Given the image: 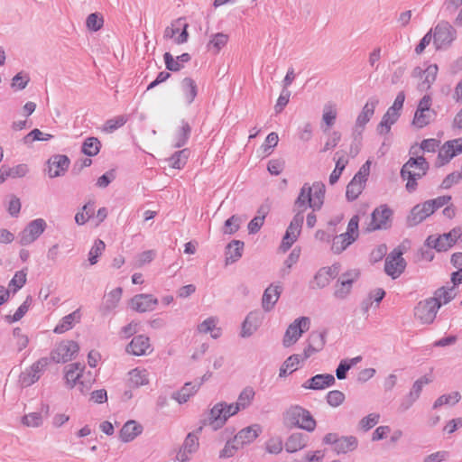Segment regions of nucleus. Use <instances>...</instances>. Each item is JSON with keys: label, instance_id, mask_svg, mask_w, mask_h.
I'll use <instances>...</instances> for the list:
<instances>
[{"label": "nucleus", "instance_id": "obj_50", "mask_svg": "<svg viewBox=\"0 0 462 462\" xmlns=\"http://www.w3.org/2000/svg\"><path fill=\"white\" fill-rule=\"evenodd\" d=\"M455 296H456L455 286L453 285L452 287L448 288V289L445 287H441V288L438 289L435 291V296L432 298L438 299V301H439V302H441V300H442L443 304H447L452 299H454Z\"/></svg>", "mask_w": 462, "mask_h": 462}, {"label": "nucleus", "instance_id": "obj_2", "mask_svg": "<svg viewBox=\"0 0 462 462\" xmlns=\"http://www.w3.org/2000/svg\"><path fill=\"white\" fill-rule=\"evenodd\" d=\"M430 166L423 156L411 157L401 170V177L407 180L406 189L413 192L417 189V180L426 175Z\"/></svg>", "mask_w": 462, "mask_h": 462}, {"label": "nucleus", "instance_id": "obj_36", "mask_svg": "<svg viewBox=\"0 0 462 462\" xmlns=\"http://www.w3.org/2000/svg\"><path fill=\"white\" fill-rule=\"evenodd\" d=\"M358 446V440L355 436L339 437L335 450L337 454H346L355 450Z\"/></svg>", "mask_w": 462, "mask_h": 462}, {"label": "nucleus", "instance_id": "obj_8", "mask_svg": "<svg viewBox=\"0 0 462 462\" xmlns=\"http://www.w3.org/2000/svg\"><path fill=\"white\" fill-rule=\"evenodd\" d=\"M402 254V251L395 248L385 258L384 271L393 279L398 278L406 267Z\"/></svg>", "mask_w": 462, "mask_h": 462}, {"label": "nucleus", "instance_id": "obj_10", "mask_svg": "<svg viewBox=\"0 0 462 462\" xmlns=\"http://www.w3.org/2000/svg\"><path fill=\"white\" fill-rule=\"evenodd\" d=\"M392 214V210L386 205L376 208L371 215V221L366 228L367 231L387 229L390 226Z\"/></svg>", "mask_w": 462, "mask_h": 462}, {"label": "nucleus", "instance_id": "obj_45", "mask_svg": "<svg viewBox=\"0 0 462 462\" xmlns=\"http://www.w3.org/2000/svg\"><path fill=\"white\" fill-rule=\"evenodd\" d=\"M32 302V299L31 296H27L25 300L19 306L14 315L5 316V319L8 323H14L19 321L28 311L31 304Z\"/></svg>", "mask_w": 462, "mask_h": 462}, {"label": "nucleus", "instance_id": "obj_32", "mask_svg": "<svg viewBox=\"0 0 462 462\" xmlns=\"http://www.w3.org/2000/svg\"><path fill=\"white\" fill-rule=\"evenodd\" d=\"M190 59L191 57L189 53H182L179 55L176 60L170 52H165L163 55L166 69L173 72L180 70L183 67V63L189 62Z\"/></svg>", "mask_w": 462, "mask_h": 462}, {"label": "nucleus", "instance_id": "obj_17", "mask_svg": "<svg viewBox=\"0 0 462 462\" xmlns=\"http://www.w3.org/2000/svg\"><path fill=\"white\" fill-rule=\"evenodd\" d=\"M132 308L137 312L152 311L158 304L157 298L152 294H137L131 300Z\"/></svg>", "mask_w": 462, "mask_h": 462}, {"label": "nucleus", "instance_id": "obj_48", "mask_svg": "<svg viewBox=\"0 0 462 462\" xmlns=\"http://www.w3.org/2000/svg\"><path fill=\"white\" fill-rule=\"evenodd\" d=\"M309 439V437L307 434L301 433V432H294L291 434V453L296 452L297 450H300L303 448L307 441Z\"/></svg>", "mask_w": 462, "mask_h": 462}, {"label": "nucleus", "instance_id": "obj_5", "mask_svg": "<svg viewBox=\"0 0 462 462\" xmlns=\"http://www.w3.org/2000/svg\"><path fill=\"white\" fill-rule=\"evenodd\" d=\"M441 306L438 299L428 298L420 300L414 308V316L422 324H431Z\"/></svg>", "mask_w": 462, "mask_h": 462}, {"label": "nucleus", "instance_id": "obj_40", "mask_svg": "<svg viewBox=\"0 0 462 462\" xmlns=\"http://www.w3.org/2000/svg\"><path fill=\"white\" fill-rule=\"evenodd\" d=\"M435 117V111H415L412 125L420 129L428 125Z\"/></svg>", "mask_w": 462, "mask_h": 462}, {"label": "nucleus", "instance_id": "obj_49", "mask_svg": "<svg viewBox=\"0 0 462 462\" xmlns=\"http://www.w3.org/2000/svg\"><path fill=\"white\" fill-rule=\"evenodd\" d=\"M461 399V395L458 392H453L450 394H443L439 396L433 404V409H438L445 404H456Z\"/></svg>", "mask_w": 462, "mask_h": 462}, {"label": "nucleus", "instance_id": "obj_23", "mask_svg": "<svg viewBox=\"0 0 462 462\" xmlns=\"http://www.w3.org/2000/svg\"><path fill=\"white\" fill-rule=\"evenodd\" d=\"M282 287L279 284L272 283L263 291L262 297V307L264 311L272 310L278 301L282 293Z\"/></svg>", "mask_w": 462, "mask_h": 462}, {"label": "nucleus", "instance_id": "obj_63", "mask_svg": "<svg viewBox=\"0 0 462 462\" xmlns=\"http://www.w3.org/2000/svg\"><path fill=\"white\" fill-rule=\"evenodd\" d=\"M341 140V133L338 131H333L329 134L328 140L326 141L320 152H326L331 149H334Z\"/></svg>", "mask_w": 462, "mask_h": 462}, {"label": "nucleus", "instance_id": "obj_25", "mask_svg": "<svg viewBox=\"0 0 462 462\" xmlns=\"http://www.w3.org/2000/svg\"><path fill=\"white\" fill-rule=\"evenodd\" d=\"M434 213L433 208L430 202L425 201L423 204L416 205L411 211L408 217L409 226H413L422 222L426 217Z\"/></svg>", "mask_w": 462, "mask_h": 462}, {"label": "nucleus", "instance_id": "obj_28", "mask_svg": "<svg viewBox=\"0 0 462 462\" xmlns=\"http://www.w3.org/2000/svg\"><path fill=\"white\" fill-rule=\"evenodd\" d=\"M379 100L376 97H371L365 104L361 113L358 115L356 121V131L359 128L363 130L365 125L370 121L372 116L374 114V110L376 106L378 105Z\"/></svg>", "mask_w": 462, "mask_h": 462}, {"label": "nucleus", "instance_id": "obj_27", "mask_svg": "<svg viewBox=\"0 0 462 462\" xmlns=\"http://www.w3.org/2000/svg\"><path fill=\"white\" fill-rule=\"evenodd\" d=\"M310 319L305 316L297 318L291 323V345L295 344L310 329Z\"/></svg>", "mask_w": 462, "mask_h": 462}, {"label": "nucleus", "instance_id": "obj_46", "mask_svg": "<svg viewBox=\"0 0 462 462\" xmlns=\"http://www.w3.org/2000/svg\"><path fill=\"white\" fill-rule=\"evenodd\" d=\"M337 115V112L335 104L328 103L324 106L322 121L327 125L328 128H330L335 124Z\"/></svg>", "mask_w": 462, "mask_h": 462}, {"label": "nucleus", "instance_id": "obj_13", "mask_svg": "<svg viewBox=\"0 0 462 462\" xmlns=\"http://www.w3.org/2000/svg\"><path fill=\"white\" fill-rule=\"evenodd\" d=\"M225 402L216 403L202 420L203 426H209L213 430L222 428L227 420L225 415Z\"/></svg>", "mask_w": 462, "mask_h": 462}, {"label": "nucleus", "instance_id": "obj_34", "mask_svg": "<svg viewBox=\"0 0 462 462\" xmlns=\"http://www.w3.org/2000/svg\"><path fill=\"white\" fill-rule=\"evenodd\" d=\"M401 113L393 111L388 108L386 113L383 115L380 124L377 126V132L380 134H384L390 132L392 125H393L400 117Z\"/></svg>", "mask_w": 462, "mask_h": 462}, {"label": "nucleus", "instance_id": "obj_11", "mask_svg": "<svg viewBox=\"0 0 462 462\" xmlns=\"http://www.w3.org/2000/svg\"><path fill=\"white\" fill-rule=\"evenodd\" d=\"M79 346L73 340L60 342L51 352V359L56 363H66L70 361L79 352Z\"/></svg>", "mask_w": 462, "mask_h": 462}, {"label": "nucleus", "instance_id": "obj_58", "mask_svg": "<svg viewBox=\"0 0 462 462\" xmlns=\"http://www.w3.org/2000/svg\"><path fill=\"white\" fill-rule=\"evenodd\" d=\"M254 396V391L251 387L245 388L239 394L236 403L244 410L245 409Z\"/></svg>", "mask_w": 462, "mask_h": 462}, {"label": "nucleus", "instance_id": "obj_20", "mask_svg": "<svg viewBox=\"0 0 462 462\" xmlns=\"http://www.w3.org/2000/svg\"><path fill=\"white\" fill-rule=\"evenodd\" d=\"M260 424H253L239 430L234 437V442L238 443L241 448L252 443L262 433Z\"/></svg>", "mask_w": 462, "mask_h": 462}, {"label": "nucleus", "instance_id": "obj_41", "mask_svg": "<svg viewBox=\"0 0 462 462\" xmlns=\"http://www.w3.org/2000/svg\"><path fill=\"white\" fill-rule=\"evenodd\" d=\"M355 240H356V236H351L346 233L337 236L333 239L332 250L336 254H340L348 245H350Z\"/></svg>", "mask_w": 462, "mask_h": 462}, {"label": "nucleus", "instance_id": "obj_53", "mask_svg": "<svg viewBox=\"0 0 462 462\" xmlns=\"http://www.w3.org/2000/svg\"><path fill=\"white\" fill-rule=\"evenodd\" d=\"M105 247L106 245L102 240L97 239L95 241L94 245L91 247L88 253V262L91 265H94L97 263L98 257L102 254Z\"/></svg>", "mask_w": 462, "mask_h": 462}, {"label": "nucleus", "instance_id": "obj_57", "mask_svg": "<svg viewBox=\"0 0 462 462\" xmlns=\"http://www.w3.org/2000/svg\"><path fill=\"white\" fill-rule=\"evenodd\" d=\"M454 156H456V152L454 151L452 143H449V141H448L440 148L439 152V159L441 161V163H447Z\"/></svg>", "mask_w": 462, "mask_h": 462}, {"label": "nucleus", "instance_id": "obj_55", "mask_svg": "<svg viewBox=\"0 0 462 462\" xmlns=\"http://www.w3.org/2000/svg\"><path fill=\"white\" fill-rule=\"evenodd\" d=\"M199 445V438L194 433H189L183 443V455L196 452Z\"/></svg>", "mask_w": 462, "mask_h": 462}, {"label": "nucleus", "instance_id": "obj_33", "mask_svg": "<svg viewBox=\"0 0 462 462\" xmlns=\"http://www.w3.org/2000/svg\"><path fill=\"white\" fill-rule=\"evenodd\" d=\"M180 88L186 105H191L198 94V87L196 82L190 78H185L180 82Z\"/></svg>", "mask_w": 462, "mask_h": 462}, {"label": "nucleus", "instance_id": "obj_12", "mask_svg": "<svg viewBox=\"0 0 462 462\" xmlns=\"http://www.w3.org/2000/svg\"><path fill=\"white\" fill-rule=\"evenodd\" d=\"M46 226L47 224L42 218L31 221L19 235L20 244L28 245L33 243L44 232Z\"/></svg>", "mask_w": 462, "mask_h": 462}, {"label": "nucleus", "instance_id": "obj_21", "mask_svg": "<svg viewBox=\"0 0 462 462\" xmlns=\"http://www.w3.org/2000/svg\"><path fill=\"white\" fill-rule=\"evenodd\" d=\"M438 71L439 68L436 64L429 65L424 70H422L420 67H417L413 69V77H418L421 74L424 77V79L419 84L420 90H428L430 88L431 85L436 80Z\"/></svg>", "mask_w": 462, "mask_h": 462}, {"label": "nucleus", "instance_id": "obj_62", "mask_svg": "<svg viewBox=\"0 0 462 462\" xmlns=\"http://www.w3.org/2000/svg\"><path fill=\"white\" fill-rule=\"evenodd\" d=\"M242 448L238 443L234 442V439L232 440L226 441L225 447L219 453L220 458H228L233 457L236 452Z\"/></svg>", "mask_w": 462, "mask_h": 462}, {"label": "nucleus", "instance_id": "obj_54", "mask_svg": "<svg viewBox=\"0 0 462 462\" xmlns=\"http://www.w3.org/2000/svg\"><path fill=\"white\" fill-rule=\"evenodd\" d=\"M241 218L236 215H233L225 221L223 233L226 235H233L240 228Z\"/></svg>", "mask_w": 462, "mask_h": 462}, {"label": "nucleus", "instance_id": "obj_39", "mask_svg": "<svg viewBox=\"0 0 462 462\" xmlns=\"http://www.w3.org/2000/svg\"><path fill=\"white\" fill-rule=\"evenodd\" d=\"M461 236V229L459 227L453 228L448 233H445L441 236H439V245L442 251H447L450 248L457 240Z\"/></svg>", "mask_w": 462, "mask_h": 462}, {"label": "nucleus", "instance_id": "obj_7", "mask_svg": "<svg viewBox=\"0 0 462 462\" xmlns=\"http://www.w3.org/2000/svg\"><path fill=\"white\" fill-rule=\"evenodd\" d=\"M48 365L49 359L47 357H42L33 363L25 371L22 372L19 376V383L21 386L28 387L37 382Z\"/></svg>", "mask_w": 462, "mask_h": 462}, {"label": "nucleus", "instance_id": "obj_26", "mask_svg": "<svg viewBox=\"0 0 462 462\" xmlns=\"http://www.w3.org/2000/svg\"><path fill=\"white\" fill-rule=\"evenodd\" d=\"M326 344V332L313 331L309 335L307 339L306 356H311L312 355L321 351Z\"/></svg>", "mask_w": 462, "mask_h": 462}, {"label": "nucleus", "instance_id": "obj_16", "mask_svg": "<svg viewBox=\"0 0 462 462\" xmlns=\"http://www.w3.org/2000/svg\"><path fill=\"white\" fill-rule=\"evenodd\" d=\"M70 161L67 155L56 154L51 156L48 162V175L50 178L63 176L69 169Z\"/></svg>", "mask_w": 462, "mask_h": 462}, {"label": "nucleus", "instance_id": "obj_29", "mask_svg": "<svg viewBox=\"0 0 462 462\" xmlns=\"http://www.w3.org/2000/svg\"><path fill=\"white\" fill-rule=\"evenodd\" d=\"M336 383L335 377L330 374H319L309 379L303 386L312 390H322L326 387L334 385Z\"/></svg>", "mask_w": 462, "mask_h": 462}, {"label": "nucleus", "instance_id": "obj_42", "mask_svg": "<svg viewBox=\"0 0 462 462\" xmlns=\"http://www.w3.org/2000/svg\"><path fill=\"white\" fill-rule=\"evenodd\" d=\"M228 35L223 32H217L211 36L207 48L214 53H218L220 50L227 43Z\"/></svg>", "mask_w": 462, "mask_h": 462}, {"label": "nucleus", "instance_id": "obj_60", "mask_svg": "<svg viewBox=\"0 0 462 462\" xmlns=\"http://www.w3.org/2000/svg\"><path fill=\"white\" fill-rule=\"evenodd\" d=\"M278 134L274 132L269 134L261 146L262 153L266 156L271 153V150L275 147L278 143Z\"/></svg>", "mask_w": 462, "mask_h": 462}, {"label": "nucleus", "instance_id": "obj_14", "mask_svg": "<svg viewBox=\"0 0 462 462\" xmlns=\"http://www.w3.org/2000/svg\"><path fill=\"white\" fill-rule=\"evenodd\" d=\"M431 382L432 377L429 375H423L416 380L409 394L401 403L400 409L403 411L410 409L411 405L420 398L423 386L429 384Z\"/></svg>", "mask_w": 462, "mask_h": 462}, {"label": "nucleus", "instance_id": "obj_1", "mask_svg": "<svg viewBox=\"0 0 462 462\" xmlns=\"http://www.w3.org/2000/svg\"><path fill=\"white\" fill-rule=\"evenodd\" d=\"M326 187L320 181L311 186L305 183L294 202V210L297 211L291 221V245L298 239L304 221L303 212L310 208L313 211L319 210L324 203Z\"/></svg>", "mask_w": 462, "mask_h": 462}, {"label": "nucleus", "instance_id": "obj_6", "mask_svg": "<svg viewBox=\"0 0 462 462\" xmlns=\"http://www.w3.org/2000/svg\"><path fill=\"white\" fill-rule=\"evenodd\" d=\"M359 271L353 269L342 273L335 284L333 295L338 300L346 299L351 292L353 283L359 278Z\"/></svg>", "mask_w": 462, "mask_h": 462}, {"label": "nucleus", "instance_id": "obj_9", "mask_svg": "<svg viewBox=\"0 0 462 462\" xmlns=\"http://www.w3.org/2000/svg\"><path fill=\"white\" fill-rule=\"evenodd\" d=\"M291 423L309 432L316 428V420L310 411L300 406L291 407Z\"/></svg>", "mask_w": 462, "mask_h": 462}, {"label": "nucleus", "instance_id": "obj_64", "mask_svg": "<svg viewBox=\"0 0 462 462\" xmlns=\"http://www.w3.org/2000/svg\"><path fill=\"white\" fill-rule=\"evenodd\" d=\"M30 81L28 74L17 73L12 79V88L18 90L24 89Z\"/></svg>", "mask_w": 462, "mask_h": 462}, {"label": "nucleus", "instance_id": "obj_37", "mask_svg": "<svg viewBox=\"0 0 462 462\" xmlns=\"http://www.w3.org/2000/svg\"><path fill=\"white\" fill-rule=\"evenodd\" d=\"M80 312L79 310H76L72 313L63 317L60 322L55 327L54 333L62 334L73 327V323L75 321L79 322L80 320Z\"/></svg>", "mask_w": 462, "mask_h": 462}, {"label": "nucleus", "instance_id": "obj_22", "mask_svg": "<svg viewBox=\"0 0 462 462\" xmlns=\"http://www.w3.org/2000/svg\"><path fill=\"white\" fill-rule=\"evenodd\" d=\"M122 292V288L117 287L104 296L102 304L99 307V311L103 316L108 315L117 307Z\"/></svg>", "mask_w": 462, "mask_h": 462}, {"label": "nucleus", "instance_id": "obj_51", "mask_svg": "<svg viewBox=\"0 0 462 462\" xmlns=\"http://www.w3.org/2000/svg\"><path fill=\"white\" fill-rule=\"evenodd\" d=\"M52 137L53 136L51 134H44L39 129L35 128L23 138V143L24 144H30L34 141H49Z\"/></svg>", "mask_w": 462, "mask_h": 462}, {"label": "nucleus", "instance_id": "obj_18", "mask_svg": "<svg viewBox=\"0 0 462 462\" xmlns=\"http://www.w3.org/2000/svg\"><path fill=\"white\" fill-rule=\"evenodd\" d=\"M263 316L260 310H254L248 313L242 324L241 337H248L252 336L260 327Z\"/></svg>", "mask_w": 462, "mask_h": 462}, {"label": "nucleus", "instance_id": "obj_15", "mask_svg": "<svg viewBox=\"0 0 462 462\" xmlns=\"http://www.w3.org/2000/svg\"><path fill=\"white\" fill-rule=\"evenodd\" d=\"M341 265L338 263H333L328 267L320 268L314 276L313 283L319 288H324L329 284L330 281L335 279L340 273Z\"/></svg>", "mask_w": 462, "mask_h": 462}, {"label": "nucleus", "instance_id": "obj_24", "mask_svg": "<svg viewBox=\"0 0 462 462\" xmlns=\"http://www.w3.org/2000/svg\"><path fill=\"white\" fill-rule=\"evenodd\" d=\"M85 366L81 365L80 363H73L69 365L66 367V373H65V379L67 384L73 388L77 383L80 384V392L83 393L85 392V384L83 382L79 381L81 377V373L83 372Z\"/></svg>", "mask_w": 462, "mask_h": 462}, {"label": "nucleus", "instance_id": "obj_19", "mask_svg": "<svg viewBox=\"0 0 462 462\" xmlns=\"http://www.w3.org/2000/svg\"><path fill=\"white\" fill-rule=\"evenodd\" d=\"M152 351L150 338L145 335L135 336L126 346V352L134 356H144Z\"/></svg>", "mask_w": 462, "mask_h": 462}, {"label": "nucleus", "instance_id": "obj_56", "mask_svg": "<svg viewBox=\"0 0 462 462\" xmlns=\"http://www.w3.org/2000/svg\"><path fill=\"white\" fill-rule=\"evenodd\" d=\"M104 20L101 15L97 13L90 14L87 17L86 25L88 30L92 32H97L103 26Z\"/></svg>", "mask_w": 462, "mask_h": 462}, {"label": "nucleus", "instance_id": "obj_38", "mask_svg": "<svg viewBox=\"0 0 462 462\" xmlns=\"http://www.w3.org/2000/svg\"><path fill=\"white\" fill-rule=\"evenodd\" d=\"M128 374L129 383L133 387H140L149 383L148 372L145 369L134 368Z\"/></svg>", "mask_w": 462, "mask_h": 462}, {"label": "nucleus", "instance_id": "obj_31", "mask_svg": "<svg viewBox=\"0 0 462 462\" xmlns=\"http://www.w3.org/2000/svg\"><path fill=\"white\" fill-rule=\"evenodd\" d=\"M245 243L240 240H233L226 246V264H231L238 261L243 254Z\"/></svg>", "mask_w": 462, "mask_h": 462}, {"label": "nucleus", "instance_id": "obj_43", "mask_svg": "<svg viewBox=\"0 0 462 462\" xmlns=\"http://www.w3.org/2000/svg\"><path fill=\"white\" fill-rule=\"evenodd\" d=\"M100 148L101 143L97 138L88 137L83 142L81 152L89 157H93L99 152Z\"/></svg>", "mask_w": 462, "mask_h": 462}, {"label": "nucleus", "instance_id": "obj_47", "mask_svg": "<svg viewBox=\"0 0 462 462\" xmlns=\"http://www.w3.org/2000/svg\"><path fill=\"white\" fill-rule=\"evenodd\" d=\"M189 154V151L188 149H183L181 151L176 152L169 159L170 166L174 169L183 168L187 162Z\"/></svg>", "mask_w": 462, "mask_h": 462}, {"label": "nucleus", "instance_id": "obj_61", "mask_svg": "<svg viewBox=\"0 0 462 462\" xmlns=\"http://www.w3.org/2000/svg\"><path fill=\"white\" fill-rule=\"evenodd\" d=\"M22 423L27 427H39L42 423V416L40 412H31L22 418Z\"/></svg>", "mask_w": 462, "mask_h": 462}, {"label": "nucleus", "instance_id": "obj_4", "mask_svg": "<svg viewBox=\"0 0 462 462\" xmlns=\"http://www.w3.org/2000/svg\"><path fill=\"white\" fill-rule=\"evenodd\" d=\"M370 172V162L367 161L346 186V197L348 201L356 200L365 187Z\"/></svg>", "mask_w": 462, "mask_h": 462}, {"label": "nucleus", "instance_id": "obj_35", "mask_svg": "<svg viewBox=\"0 0 462 462\" xmlns=\"http://www.w3.org/2000/svg\"><path fill=\"white\" fill-rule=\"evenodd\" d=\"M199 388H197L195 383H186L183 387L172 393L171 398L180 404L185 403L190 396L194 395Z\"/></svg>", "mask_w": 462, "mask_h": 462}, {"label": "nucleus", "instance_id": "obj_44", "mask_svg": "<svg viewBox=\"0 0 462 462\" xmlns=\"http://www.w3.org/2000/svg\"><path fill=\"white\" fill-rule=\"evenodd\" d=\"M191 133V127L188 122L182 121L181 127L177 131L175 135L174 147L180 148L186 144Z\"/></svg>", "mask_w": 462, "mask_h": 462}, {"label": "nucleus", "instance_id": "obj_59", "mask_svg": "<svg viewBox=\"0 0 462 462\" xmlns=\"http://www.w3.org/2000/svg\"><path fill=\"white\" fill-rule=\"evenodd\" d=\"M380 420V414L378 413H370L367 416L361 419L359 421V427L364 431H367L373 427H374Z\"/></svg>", "mask_w": 462, "mask_h": 462}, {"label": "nucleus", "instance_id": "obj_52", "mask_svg": "<svg viewBox=\"0 0 462 462\" xmlns=\"http://www.w3.org/2000/svg\"><path fill=\"white\" fill-rule=\"evenodd\" d=\"M127 122L125 116H119L115 118L108 119L103 125V131L106 133H113L116 129L123 126Z\"/></svg>", "mask_w": 462, "mask_h": 462}, {"label": "nucleus", "instance_id": "obj_30", "mask_svg": "<svg viewBox=\"0 0 462 462\" xmlns=\"http://www.w3.org/2000/svg\"><path fill=\"white\" fill-rule=\"evenodd\" d=\"M142 431L143 427L141 424L135 420H128L123 425L119 438L123 442H130L139 436Z\"/></svg>", "mask_w": 462, "mask_h": 462}, {"label": "nucleus", "instance_id": "obj_3", "mask_svg": "<svg viewBox=\"0 0 462 462\" xmlns=\"http://www.w3.org/2000/svg\"><path fill=\"white\" fill-rule=\"evenodd\" d=\"M432 33L436 50H447L457 38L456 29L447 21L438 23Z\"/></svg>", "mask_w": 462, "mask_h": 462}]
</instances>
